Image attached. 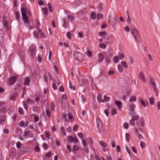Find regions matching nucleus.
<instances>
[{
  "label": "nucleus",
  "mask_w": 160,
  "mask_h": 160,
  "mask_svg": "<svg viewBox=\"0 0 160 160\" xmlns=\"http://www.w3.org/2000/svg\"><path fill=\"white\" fill-rule=\"evenodd\" d=\"M21 13L23 20L25 23H29V18L27 15V13L30 16H31L29 12L27 9L24 7H22L21 8Z\"/></svg>",
  "instance_id": "nucleus-1"
},
{
  "label": "nucleus",
  "mask_w": 160,
  "mask_h": 160,
  "mask_svg": "<svg viewBox=\"0 0 160 160\" xmlns=\"http://www.w3.org/2000/svg\"><path fill=\"white\" fill-rule=\"evenodd\" d=\"M131 32L136 40L139 43L141 42V38L140 35L137 30L135 28H132L131 30Z\"/></svg>",
  "instance_id": "nucleus-2"
},
{
  "label": "nucleus",
  "mask_w": 160,
  "mask_h": 160,
  "mask_svg": "<svg viewBox=\"0 0 160 160\" xmlns=\"http://www.w3.org/2000/svg\"><path fill=\"white\" fill-rule=\"evenodd\" d=\"M150 82L151 84V85L152 86L153 88V90L156 95L158 96V90L154 79L153 78H150Z\"/></svg>",
  "instance_id": "nucleus-3"
},
{
  "label": "nucleus",
  "mask_w": 160,
  "mask_h": 160,
  "mask_svg": "<svg viewBox=\"0 0 160 160\" xmlns=\"http://www.w3.org/2000/svg\"><path fill=\"white\" fill-rule=\"evenodd\" d=\"M73 56L77 60L80 62L82 61L84 58L83 55L79 52H75L73 55Z\"/></svg>",
  "instance_id": "nucleus-4"
},
{
  "label": "nucleus",
  "mask_w": 160,
  "mask_h": 160,
  "mask_svg": "<svg viewBox=\"0 0 160 160\" xmlns=\"http://www.w3.org/2000/svg\"><path fill=\"white\" fill-rule=\"evenodd\" d=\"M29 52L31 57L33 58L36 54V47L33 46H31L30 48Z\"/></svg>",
  "instance_id": "nucleus-5"
},
{
  "label": "nucleus",
  "mask_w": 160,
  "mask_h": 160,
  "mask_svg": "<svg viewBox=\"0 0 160 160\" xmlns=\"http://www.w3.org/2000/svg\"><path fill=\"white\" fill-rule=\"evenodd\" d=\"M17 78V76H14L10 78L8 80V83L10 85H12L16 81V80Z\"/></svg>",
  "instance_id": "nucleus-6"
},
{
  "label": "nucleus",
  "mask_w": 160,
  "mask_h": 160,
  "mask_svg": "<svg viewBox=\"0 0 160 160\" xmlns=\"http://www.w3.org/2000/svg\"><path fill=\"white\" fill-rule=\"evenodd\" d=\"M135 107V105L134 103H131L129 105V110L132 115H133L135 113L134 110Z\"/></svg>",
  "instance_id": "nucleus-7"
},
{
  "label": "nucleus",
  "mask_w": 160,
  "mask_h": 160,
  "mask_svg": "<svg viewBox=\"0 0 160 160\" xmlns=\"http://www.w3.org/2000/svg\"><path fill=\"white\" fill-rule=\"evenodd\" d=\"M139 101L142 105L144 107H146L148 104V101L146 99L143 100L141 98L139 99Z\"/></svg>",
  "instance_id": "nucleus-8"
},
{
  "label": "nucleus",
  "mask_w": 160,
  "mask_h": 160,
  "mask_svg": "<svg viewBox=\"0 0 160 160\" xmlns=\"http://www.w3.org/2000/svg\"><path fill=\"white\" fill-rule=\"evenodd\" d=\"M87 9L86 8H84L81 11L77 12L76 14L78 15H84L87 12Z\"/></svg>",
  "instance_id": "nucleus-9"
},
{
  "label": "nucleus",
  "mask_w": 160,
  "mask_h": 160,
  "mask_svg": "<svg viewBox=\"0 0 160 160\" xmlns=\"http://www.w3.org/2000/svg\"><path fill=\"white\" fill-rule=\"evenodd\" d=\"M3 23L4 26L5 27V28L8 29H9V26L8 24V23L7 22V20L6 18H5L4 17H3Z\"/></svg>",
  "instance_id": "nucleus-10"
},
{
  "label": "nucleus",
  "mask_w": 160,
  "mask_h": 160,
  "mask_svg": "<svg viewBox=\"0 0 160 160\" xmlns=\"http://www.w3.org/2000/svg\"><path fill=\"white\" fill-rule=\"evenodd\" d=\"M24 136L26 137H32L33 136V134L30 132V131H25Z\"/></svg>",
  "instance_id": "nucleus-11"
},
{
  "label": "nucleus",
  "mask_w": 160,
  "mask_h": 160,
  "mask_svg": "<svg viewBox=\"0 0 160 160\" xmlns=\"http://www.w3.org/2000/svg\"><path fill=\"white\" fill-rule=\"evenodd\" d=\"M139 77L143 83H144L146 82V80L145 77V76L143 73L141 72L140 73Z\"/></svg>",
  "instance_id": "nucleus-12"
},
{
  "label": "nucleus",
  "mask_w": 160,
  "mask_h": 160,
  "mask_svg": "<svg viewBox=\"0 0 160 160\" xmlns=\"http://www.w3.org/2000/svg\"><path fill=\"white\" fill-rule=\"evenodd\" d=\"M67 98V96L65 94H63L61 97V98H59V100L61 104H62L63 103V100H66Z\"/></svg>",
  "instance_id": "nucleus-13"
},
{
  "label": "nucleus",
  "mask_w": 160,
  "mask_h": 160,
  "mask_svg": "<svg viewBox=\"0 0 160 160\" xmlns=\"http://www.w3.org/2000/svg\"><path fill=\"white\" fill-rule=\"evenodd\" d=\"M98 62H100L102 61L104 59V57L103 55L101 53L99 54L98 57Z\"/></svg>",
  "instance_id": "nucleus-14"
},
{
  "label": "nucleus",
  "mask_w": 160,
  "mask_h": 160,
  "mask_svg": "<svg viewBox=\"0 0 160 160\" xmlns=\"http://www.w3.org/2000/svg\"><path fill=\"white\" fill-rule=\"evenodd\" d=\"M37 30L38 32L39 35L42 38H44L45 37V34H44L43 32H42V30H41L38 27H37Z\"/></svg>",
  "instance_id": "nucleus-15"
},
{
  "label": "nucleus",
  "mask_w": 160,
  "mask_h": 160,
  "mask_svg": "<svg viewBox=\"0 0 160 160\" xmlns=\"http://www.w3.org/2000/svg\"><path fill=\"white\" fill-rule=\"evenodd\" d=\"M6 121V119L4 116L0 117V124L4 125Z\"/></svg>",
  "instance_id": "nucleus-16"
},
{
  "label": "nucleus",
  "mask_w": 160,
  "mask_h": 160,
  "mask_svg": "<svg viewBox=\"0 0 160 160\" xmlns=\"http://www.w3.org/2000/svg\"><path fill=\"white\" fill-rule=\"evenodd\" d=\"M4 104L3 103L0 102V112H4L6 110V108L4 107Z\"/></svg>",
  "instance_id": "nucleus-17"
},
{
  "label": "nucleus",
  "mask_w": 160,
  "mask_h": 160,
  "mask_svg": "<svg viewBox=\"0 0 160 160\" xmlns=\"http://www.w3.org/2000/svg\"><path fill=\"white\" fill-rule=\"evenodd\" d=\"M16 150L14 148H12L11 149V152L10 155L12 158H13L15 154Z\"/></svg>",
  "instance_id": "nucleus-18"
},
{
  "label": "nucleus",
  "mask_w": 160,
  "mask_h": 160,
  "mask_svg": "<svg viewBox=\"0 0 160 160\" xmlns=\"http://www.w3.org/2000/svg\"><path fill=\"white\" fill-rule=\"evenodd\" d=\"M115 105L118 107L119 109H120L122 108L121 103L118 101H114Z\"/></svg>",
  "instance_id": "nucleus-19"
},
{
  "label": "nucleus",
  "mask_w": 160,
  "mask_h": 160,
  "mask_svg": "<svg viewBox=\"0 0 160 160\" xmlns=\"http://www.w3.org/2000/svg\"><path fill=\"white\" fill-rule=\"evenodd\" d=\"M28 121L25 122L22 121L20 122L19 124V125L22 127H26L28 126Z\"/></svg>",
  "instance_id": "nucleus-20"
},
{
  "label": "nucleus",
  "mask_w": 160,
  "mask_h": 160,
  "mask_svg": "<svg viewBox=\"0 0 160 160\" xmlns=\"http://www.w3.org/2000/svg\"><path fill=\"white\" fill-rule=\"evenodd\" d=\"M43 12L44 15L46 17H47L48 16V9L47 8H42Z\"/></svg>",
  "instance_id": "nucleus-21"
},
{
  "label": "nucleus",
  "mask_w": 160,
  "mask_h": 160,
  "mask_svg": "<svg viewBox=\"0 0 160 160\" xmlns=\"http://www.w3.org/2000/svg\"><path fill=\"white\" fill-rule=\"evenodd\" d=\"M99 144L102 148H106L107 147V144L103 141H100Z\"/></svg>",
  "instance_id": "nucleus-22"
},
{
  "label": "nucleus",
  "mask_w": 160,
  "mask_h": 160,
  "mask_svg": "<svg viewBox=\"0 0 160 160\" xmlns=\"http://www.w3.org/2000/svg\"><path fill=\"white\" fill-rule=\"evenodd\" d=\"M30 81L29 78L28 77H26L25 79L24 84L26 85H29Z\"/></svg>",
  "instance_id": "nucleus-23"
},
{
  "label": "nucleus",
  "mask_w": 160,
  "mask_h": 160,
  "mask_svg": "<svg viewBox=\"0 0 160 160\" xmlns=\"http://www.w3.org/2000/svg\"><path fill=\"white\" fill-rule=\"evenodd\" d=\"M68 18L69 20L71 22L74 20L75 17L72 15L70 14L68 15Z\"/></svg>",
  "instance_id": "nucleus-24"
},
{
  "label": "nucleus",
  "mask_w": 160,
  "mask_h": 160,
  "mask_svg": "<svg viewBox=\"0 0 160 160\" xmlns=\"http://www.w3.org/2000/svg\"><path fill=\"white\" fill-rule=\"evenodd\" d=\"M60 130L62 135L63 136H66V133L65 131V129L63 127H62L60 128Z\"/></svg>",
  "instance_id": "nucleus-25"
},
{
  "label": "nucleus",
  "mask_w": 160,
  "mask_h": 160,
  "mask_svg": "<svg viewBox=\"0 0 160 160\" xmlns=\"http://www.w3.org/2000/svg\"><path fill=\"white\" fill-rule=\"evenodd\" d=\"M97 100L98 102L99 103L104 102L103 100L102 99V96L100 94L97 97Z\"/></svg>",
  "instance_id": "nucleus-26"
},
{
  "label": "nucleus",
  "mask_w": 160,
  "mask_h": 160,
  "mask_svg": "<svg viewBox=\"0 0 160 160\" xmlns=\"http://www.w3.org/2000/svg\"><path fill=\"white\" fill-rule=\"evenodd\" d=\"M15 15L16 19L19 20L20 18V13L19 12L16 11L15 12Z\"/></svg>",
  "instance_id": "nucleus-27"
},
{
  "label": "nucleus",
  "mask_w": 160,
  "mask_h": 160,
  "mask_svg": "<svg viewBox=\"0 0 160 160\" xmlns=\"http://www.w3.org/2000/svg\"><path fill=\"white\" fill-rule=\"evenodd\" d=\"M136 98L135 96H133L130 97L129 101L130 102H134L136 100Z\"/></svg>",
  "instance_id": "nucleus-28"
},
{
  "label": "nucleus",
  "mask_w": 160,
  "mask_h": 160,
  "mask_svg": "<svg viewBox=\"0 0 160 160\" xmlns=\"http://www.w3.org/2000/svg\"><path fill=\"white\" fill-rule=\"evenodd\" d=\"M17 148L19 149L22 148V144L19 142H18L16 143Z\"/></svg>",
  "instance_id": "nucleus-29"
},
{
  "label": "nucleus",
  "mask_w": 160,
  "mask_h": 160,
  "mask_svg": "<svg viewBox=\"0 0 160 160\" xmlns=\"http://www.w3.org/2000/svg\"><path fill=\"white\" fill-rule=\"evenodd\" d=\"M96 17L97 19L99 20L102 18L103 17V15L101 13H99L97 14Z\"/></svg>",
  "instance_id": "nucleus-30"
},
{
  "label": "nucleus",
  "mask_w": 160,
  "mask_h": 160,
  "mask_svg": "<svg viewBox=\"0 0 160 160\" xmlns=\"http://www.w3.org/2000/svg\"><path fill=\"white\" fill-rule=\"evenodd\" d=\"M117 21V20L116 18H113V20L112 22L111 25L112 26H114L115 25Z\"/></svg>",
  "instance_id": "nucleus-31"
},
{
  "label": "nucleus",
  "mask_w": 160,
  "mask_h": 160,
  "mask_svg": "<svg viewBox=\"0 0 160 160\" xmlns=\"http://www.w3.org/2000/svg\"><path fill=\"white\" fill-rule=\"evenodd\" d=\"M91 18L93 19H95L96 18V14L94 12H92L91 13Z\"/></svg>",
  "instance_id": "nucleus-32"
},
{
  "label": "nucleus",
  "mask_w": 160,
  "mask_h": 160,
  "mask_svg": "<svg viewBox=\"0 0 160 160\" xmlns=\"http://www.w3.org/2000/svg\"><path fill=\"white\" fill-rule=\"evenodd\" d=\"M125 137L126 138V140L128 142H129L130 141V136L129 134L128 133H127L126 134Z\"/></svg>",
  "instance_id": "nucleus-33"
},
{
  "label": "nucleus",
  "mask_w": 160,
  "mask_h": 160,
  "mask_svg": "<svg viewBox=\"0 0 160 160\" xmlns=\"http://www.w3.org/2000/svg\"><path fill=\"white\" fill-rule=\"evenodd\" d=\"M122 65L125 68H128V65L125 61H122L121 62Z\"/></svg>",
  "instance_id": "nucleus-34"
},
{
  "label": "nucleus",
  "mask_w": 160,
  "mask_h": 160,
  "mask_svg": "<svg viewBox=\"0 0 160 160\" xmlns=\"http://www.w3.org/2000/svg\"><path fill=\"white\" fill-rule=\"evenodd\" d=\"M113 62L115 63H117L119 60V58L117 56H115L114 57Z\"/></svg>",
  "instance_id": "nucleus-35"
},
{
  "label": "nucleus",
  "mask_w": 160,
  "mask_h": 160,
  "mask_svg": "<svg viewBox=\"0 0 160 160\" xmlns=\"http://www.w3.org/2000/svg\"><path fill=\"white\" fill-rule=\"evenodd\" d=\"M117 113V110L115 109H113L111 110V114L112 115L116 114Z\"/></svg>",
  "instance_id": "nucleus-36"
},
{
  "label": "nucleus",
  "mask_w": 160,
  "mask_h": 160,
  "mask_svg": "<svg viewBox=\"0 0 160 160\" xmlns=\"http://www.w3.org/2000/svg\"><path fill=\"white\" fill-rule=\"evenodd\" d=\"M128 18L127 19V22L128 24H130L131 23V21L129 17V14H128Z\"/></svg>",
  "instance_id": "nucleus-37"
},
{
  "label": "nucleus",
  "mask_w": 160,
  "mask_h": 160,
  "mask_svg": "<svg viewBox=\"0 0 160 160\" xmlns=\"http://www.w3.org/2000/svg\"><path fill=\"white\" fill-rule=\"evenodd\" d=\"M118 68L119 72H122L123 68L121 65H119L118 66Z\"/></svg>",
  "instance_id": "nucleus-38"
},
{
  "label": "nucleus",
  "mask_w": 160,
  "mask_h": 160,
  "mask_svg": "<svg viewBox=\"0 0 160 160\" xmlns=\"http://www.w3.org/2000/svg\"><path fill=\"white\" fill-rule=\"evenodd\" d=\"M139 118V116L138 115H134L132 117V119L134 120H137Z\"/></svg>",
  "instance_id": "nucleus-39"
},
{
  "label": "nucleus",
  "mask_w": 160,
  "mask_h": 160,
  "mask_svg": "<svg viewBox=\"0 0 160 160\" xmlns=\"http://www.w3.org/2000/svg\"><path fill=\"white\" fill-rule=\"evenodd\" d=\"M48 6L49 11L50 12H52V6L51 4L50 3H48Z\"/></svg>",
  "instance_id": "nucleus-40"
},
{
  "label": "nucleus",
  "mask_w": 160,
  "mask_h": 160,
  "mask_svg": "<svg viewBox=\"0 0 160 160\" xmlns=\"http://www.w3.org/2000/svg\"><path fill=\"white\" fill-rule=\"evenodd\" d=\"M106 34V32L105 31H103L100 32L99 33V35L100 36H104Z\"/></svg>",
  "instance_id": "nucleus-41"
},
{
  "label": "nucleus",
  "mask_w": 160,
  "mask_h": 160,
  "mask_svg": "<svg viewBox=\"0 0 160 160\" xmlns=\"http://www.w3.org/2000/svg\"><path fill=\"white\" fill-rule=\"evenodd\" d=\"M14 110V108L13 107H11L10 108L8 109H7V112L8 114H10L11 112Z\"/></svg>",
  "instance_id": "nucleus-42"
},
{
  "label": "nucleus",
  "mask_w": 160,
  "mask_h": 160,
  "mask_svg": "<svg viewBox=\"0 0 160 160\" xmlns=\"http://www.w3.org/2000/svg\"><path fill=\"white\" fill-rule=\"evenodd\" d=\"M149 102L151 105H153L154 104V101L153 98H151L149 99Z\"/></svg>",
  "instance_id": "nucleus-43"
},
{
  "label": "nucleus",
  "mask_w": 160,
  "mask_h": 160,
  "mask_svg": "<svg viewBox=\"0 0 160 160\" xmlns=\"http://www.w3.org/2000/svg\"><path fill=\"white\" fill-rule=\"evenodd\" d=\"M83 150L84 151L86 152L87 153H88L89 152L88 148L87 146L84 147Z\"/></svg>",
  "instance_id": "nucleus-44"
},
{
  "label": "nucleus",
  "mask_w": 160,
  "mask_h": 160,
  "mask_svg": "<svg viewBox=\"0 0 160 160\" xmlns=\"http://www.w3.org/2000/svg\"><path fill=\"white\" fill-rule=\"evenodd\" d=\"M68 140L69 141L71 142H73V138L71 136L68 137Z\"/></svg>",
  "instance_id": "nucleus-45"
},
{
  "label": "nucleus",
  "mask_w": 160,
  "mask_h": 160,
  "mask_svg": "<svg viewBox=\"0 0 160 160\" xmlns=\"http://www.w3.org/2000/svg\"><path fill=\"white\" fill-rule=\"evenodd\" d=\"M27 103L28 104H33L34 102V101L33 100L30 99L29 98L27 99Z\"/></svg>",
  "instance_id": "nucleus-46"
},
{
  "label": "nucleus",
  "mask_w": 160,
  "mask_h": 160,
  "mask_svg": "<svg viewBox=\"0 0 160 160\" xmlns=\"http://www.w3.org/2000/svg\"><path fill=\"white\" fill-rule=\"evenodd\" d=\"M130 125L132 126H134L135 125V123L134 120L132 119L130 121Z\"/></svg>",
  "instance_id": "nucleus-47"
},
{
  "label": "nucleus",
  "mask_w": 160,
  "mask_h": 160,
  "mask_svg": "<svg viewBox=\"0 0 160 160\" xmlns=\"http://www.w3.org/2000/svg\"><path fill=\"white\" fill-rule=\"evenodd\" d=\"M140 145L141 148H144L145 147V143L144 142H141L140 143Z\"/></svg>",
  "instance_id": "nucleus-48"
},
{
  "label": "nucleus",
  "mask_w": 160,
  "mask_h": 160,
  "mask_svg": "<svg viewBox=\"0 0 160 160\" xmlns=\"http://www.w3.org/2000/svg\"><path fill=\"white\" fill-rule=\"evenodd\" d=\"M106 47V46L105 44L102 43L100 45V47L101 48L105 49Z\"/></svg>",
  "instance_id": "nucleus-49"
},
{
  "label": "nucleus",
  "mask_w": 160,
  "mask_h": 160,
  "mask_svg": "<svg viewBox=\"0 0 160 160\" xmlns=\"http://www.w3.org/2000/svg\"><path fill=\"white\" fill-rule=\"evenodd\" d=\"M78 136L82 139H83V134L81 132H79L78 134Z\"/></svg>",
  "instance_id": "nucleus-50"
},
{
  "label": "nucleus",
  "mask_w": 160,
  "mask_h": 160,
  "mask_svg": "<svg viewBox=\"0 0 160 160\" xmlns=\"http://www.w3.org/2000/svg\"><path fill=\"white\" fill-rule=\"evenodd\" d=\"M87 55L89 57H91L92 55V52L89 51H88L86 52Z\"/></svg>",
  "instance_id": "nucleus-51"
},
{
  "label": "nucleus",
  "mask_w": 160,
  "mask_h": 160,
  "mask_svg": "<svg viewBox=\"0 0 160 160\" xmlns=\"http://www.w3.org/2000/svg\"><path fill=\"white\" fill-rule=\"evenodd\" d=\"M110 98L107 97L106 95L104 96V100L106 102H108L110 100Z\"/></svg>",
  "instance_id": "nucleus-52"
},
{
  "label": "nucleus",
  "mask_w": 160,
  "mask_h": 160,
  "mask_svg": "<svg viewBox=\"0 0 160 160\" xmlns=\"http://www.w3.org/2000/svg\"><path fill=\"white\" fill-rule=\"evenodd\" d=\"M126 150H127V152H128L129 154L130 157H131V153L130 151L129 150V148H128V147L127 146H126Z\"/></svg>",
  "instance_id": "nucleus-53"
},
{
  "label": "nucleus",
  "mask_w": 160,
  "mask_h": 160,
  "mask_svg": "<svg viewBox=\"0 0 160 160\" xmlns=\"http://www.w3.org/2000/svg\"><path fill=\"white\" fill-rule=\"evenodd\" d=\"M34 36L37 38H39V36L38 32L36 31H34L33 33Z\"/></svg>",
  "instance_id": "nucleus-54"
},
{
  "label": "nucleus",
  "mask_w": 160,
  "mask_h": 160,
  "mask_svg": "<svg viewBox=\"0 0 160 160\" xmlns=\"http://www.w3.org/2000/svg\"><path fill=\"white\" fill-rule=\"evenodd\" d=\"M67 36L68 37V39H71L72 38V37L71 36V34L70 33V32H68L67 33Z\"/></svg>",
  "instance_id": "nucleus-55"
},
{
  "label": "nucleus",
  "mask_w": 160,
  "mask_h": 160,
  "mask_svg": "<svg viewBox=\"0 0 160 160\" xmlns=\"http://www.w3.org/2000/svg\"><path fill=\"white\" fill-rule=\"evenodd\" d=\"M38 61L39 63L41 62L42 61V58L40 55H38Z\"/></svg>",
  "instance_id": "nucleus-56"
},
{
  "label": "nucleus",
  "mask_w": 160,
  "mask_h": 160,
  "mask_svg": "<svg viewBox=\"0 0 160 160\" xmlns=\"http://www.w3.org/2000/svg\"><path fill=\"white\" fill-rule=\"evenodd\" d=\"M23 105L24 108L25 109L27 110L28 108V107L25 101H24L23 102Z\"/></svg>",
  "instance_id": "nucleus-57"
},
{
  "label": "nucleus",
  "mask_w": 160,
  "mask_h": 160,
  "mask_svg": "<svg viewBox=\"0 0 160 160\" xmlns=\"http://www.w3.org/2000/svg\"><path fill=\"white\" fill-rule=\"evenodd\" d=\"M35 150L37 152H39L40 151V149L38 146H37L35 147Z\"/></svg>",
  "instance_id": "nucleus-58"
},
{
  "label": "nucleus",
  "mask_w": 160,
  "mask_h": 160,
  "mask_svg": "<svg viewBox=\"0 0 160 160\" xmlns=\"http://www.w3.org/2000/svg\"><path fill=\"white\" fill-rule=\"evenodd\" d=\"M82 143L83 146L84 147L87 146V143L86 142L85 140H82Z\"/></svg>",
  "instance_id": "nucleus-59"
},
{
  "label": "nucleus",
  "mask_w": 160,
  "mask_h": 160,
  "mask_svg": "<svg viewBox=\"0 0 160 160\" xmlns=\"http://www.w3.org/2000/svg\"><path fill=\"white\" fill-rule=\"evenodd\" d=\"M148 59L150 61H152L153 60V58L151 56V55L149 54H148Z\"/></svg>",
  "instance_id": "nucleus-60"
},
{
  "label": "nucleus",
  "mask_w": 160,
  "mask_h": 160,
  "mask_svg": "<svg viewBox=\"0 0 160 160\" xmlns=\"http://www.w3.org/2000/svg\"><path fill=\"white\" fill-rule=\"evenodd\" d=\"M68 118L70 119H72L73 118V116H72V115L70 113H69L68 114Z\"/></svg>",
  "instance_id": "nucleus-61"
},
{
  "label": "nucleus",
  "mask_w": 160,
  "mask_h": 160,
  "mask_svg": "<svg viewBox=\"0 0 160 160\" xmlns=\"http://www.w3.org/2000/svg\"><path fill=\"white\" fill-rule=\"evenodd\" d=\"M78 147L76 145H74L73 147V150L74 151H77L78 150Z\"/></svg>",
  "instance_id": "nucleus-62"
},
{
  "label": "nucleus",
  "mask_w": 160,
  "mask_h": 160,
  "mask_svg": "<svg viewBox=\"0 0 160 160\" xmlns=\"http://www.w3.org/2000/svg\"><path fill=\"white\" fill-rule=\"evenodd\" d=\"M18 112H19V114H23V111L22 109V108H18Z\"/></svg>",
  "instance_id": "nucleus-63"
},
{
  "label": "nucleus",
  "mask_w": 160,
  "mask_h": 160,
  "mask_svg": "<svg viewBox=\"0 0 160 160\" xmlns=\"http://www.w3.org/2000/svg\"><path fill=\"white\" fill-rule=\"evenodd\" d=\"M144 123L145 122L144 120L143 119H142V121L141 122L140 125L142 127H144L145 125Z\"/></svg>",
  "instance_id": "nucleus-64"
}]
</instances>
